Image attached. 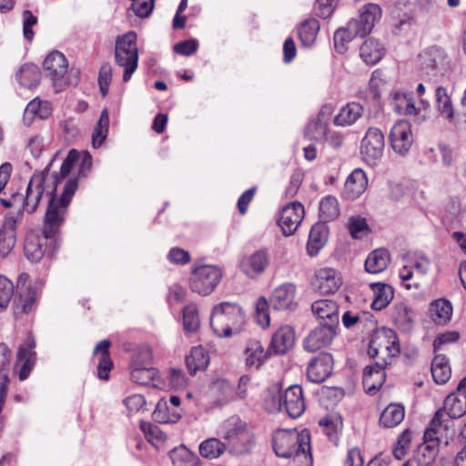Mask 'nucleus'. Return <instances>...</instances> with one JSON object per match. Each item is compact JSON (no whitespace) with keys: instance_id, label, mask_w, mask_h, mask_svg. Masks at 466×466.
<instances>
[{"instance_id":"1","label":"nucleus","mask_w":466,"mask_h":466,"mask_svg":"<svg viewBox=\"0 0 466 466\" xmlns=\"http://www.w3.org/2000/svg\"><path fill=\"white\" fill-rule=\"evenodd\" d=\"M55 186L50 191H47L49 201L42 227V234L46 238H49L50 246H53V251L57 248L60 228L65 222L67 206L78 187L76 177L69 179L64 187L62 196L57 198L56 187L58 185V179L56 176H55Z\"/></svg>"},{"instance_id":"2","label":"nucleus","mask_w":466,"mask_h":466,"mask_svg":"<svg viewBox=\"0 0 466 466\" xmlns=\"http://www.w3.org/2000/svg\"><path fill=\"white\" fill-rule=\"evenodd\" d=\"M310 438L308 432L279 430L273 437V449L277 456L298 460L306 466L312 463Z\"/></svg>"},{"instance_id":"3","label":"nucleus","mask_w":466,"mask_h":466,"mask_svg":"<svg viewBox=\"0 0 466 466\" xmlns=\"http://www.w3.org/2000/svg\"><path fill=\"white\" fill-rule=\"evenodd\" d=\"M244 314L241 308L235 303L221 302L217 305L210 317V327L218 337H230L241 330Z\"/></svg>"},{"instance_id":"4","label":"nucleus","mask_w":466,"mask_h":466,"mask_svg":"<svg viewBox=\"0 0 466 466\" xmlns=\"http://www.w3.org/2000/svg\"><path fill=\"white\" fill-rule=\"evenodd\" d=\"M464 414H466V395L457 392L450 393L444 400L443 407L435 412L427 437L431 439L434 433H439L441 430L447 431L451 427V420L460 419Z\"/></svg>"},{"instance_id":"5","label":"nucleus","mask_w":466,"mask_h":466,"mask_svg":"<svg viewBox=\"0 0 466 466\" xmlns=\"http://www.w3.org/2000/svg\"><path fill=\"white\" fill-rule=\"evenodd\" d=\"M399 353L398 336L393 329L383 327L373 333L369 347V355L371 358L382 361L383 358L387 360Z\"/></svg>"},{"instance_id":"6","label":"nucleus","mask_w":466,"mask_h":466,"mask_svg":"<svg viewBox=\"0 0 466 466\" xmlns=\"http://www.w3.org/2000/svg\"><path fill=\"white\" fill-rule=\"evenodd\" d=\"M53 162V160L51 161ZM50 163L43 171L35 172L32 176L26 188L25 196L21 194V200L19 205V214H23L25 210L29 214L34 213L45 192V182L49 173Z\"/></svg>"},{"instance_id":"7","label":"nucleus","mask_w":466,"mask_h":466,"mask_svg":"<svg viewBox=\"0 0 466 466\" xmlns=\"http://www.w3.org/2000/svg\"><path fill=\"white\" fill-rule=\"evenodd\" d=\"M221 276L220 270L214 266L202 265L194 268L190 279V289L199 295H208L218 286Z\"/></svg>"},{"instance_id":"8","label":"nucleus","mask_w":466,"mask_h":466,"mask_svg":"<svg viewBox=\"0 0 466 466\" xmlns=\"http://www.w3.org/2000/svg\"><path fill=\"white\" fill-rule=\"evenodd\" d=\"M380 15L381 10L378 5L368 4L360 10L357 18H353L348 23L349 28L356 37H364L371 32L375 22Z\"/></svg>"},{"instance_id":"9","label":"nucleus","mask_w":466,"mask_h":466,"mask_svg":"<svg viewBox=\"0 0 466 466\" xmlns=\"http://www.w3.org/2000/svg\"><path fill=\"white\" fill-rule=\"evenodd\" d=\"M277 400L275 410L284 409L291 418H299L305 410L303 391L299 385H292L283 393H279Z\"/></svg>"},{"instance_id":"10","label":"nucleus","mask_w":466,"mask_h":466,"mask_svg":"<svg viewBox=\"0 0 466 466\" xmlns=\"http://www.w3.org/2000/svg\"><path fill=\"white\" fill-rule=\"evenodd\" d=\"M384 135L377 127H370L361 141L360 153L367 163L374 165L384 150Z\"/></svg>"},{"instance_id":"11","label":"nucleus","mask_w":466,"mask_h":466,"mask_svg":"<svg viewBox=\"0 0 466 466\" xmlns=\"http://www.w3.org/2000/svg\"><path fill=\"white\" fill-rule=\"evenodd\" d=\"M304 215V207L299 202L295 201L285 206L278 219L283 235L286 237L293 235L300 225Z\"/></svg>"},{"instance_id":"12","label":"nucleus","mask_w":466,"mask_h":466,"mask_svg":"<svg viewBox=\"0 0 466 466\" xmlns=\"http://www.w3.org/2000/svg\"><path fill=\"white\" fill-rule=\"evenodd\" d=\"M390 142L392 149L400 156H405L410 149L413 137L410 126L407 121H398L390 133Z\"/></svg>"},{"instance_id":"13","label":"nucleus","mask_w":466,"mask_h":466,"mask_svg":"<svg viewBox=\"0 0 466 466\" xmlns=\"http://www.w3.org/2000/svg\"><path fill=\"white\" fill-rule=\"evenodd\" d=\"M337 334V329L319 324L312 329L303 342L305 350L315 352L329 346Z\"/></svg>"},{"instance_id":"14","label":"nucleus","mask_w":466,"mask_h":466,"mask_svg":"<svg viewBox=\"0 0 466 466\" xmlns=\"http://www.w3.org/2000/svg\"><path fill=\"white\" fill-rule=\"evenodd\" d=\"M332 369V355L328 352H321L309 363L307 376L310 381L320 383L330 376Z\"/></svg>"},{"instance_id":"15","label":"nucleus","mask_w":466,"mask_h":466,"mask_svg":"<svg viewBox=\"0 0 466 466\" xmlns=\"http://www.w3.org/2000/svg\"><path fill=\"white\" fill-rule=\"evenodd\" d=\"M56 250L53 251V246H50L49 238L30 234L26 237L24 252L28 260L31 262L40 261L46 253L52 257Z\"/></svg>"},{"instance_id":"16","label":"nucleus","mask_w":466,"mask_h":466,"mask_svg":"<svg viewBox=\"0 0 466 466\" xmlns=\"http://www.w3.org/2000/svg\"><path fill=\"white\" fill-rule=\"evenodd\" d=\"M311 310L319 324L338 328L339 323V306L331 299H319L311 305Z\"/></svg>"},{"instance_id":"17","label":"nucleus","mask_w":466,"mask_h":466,"mask_svg":"<svg viewBox=\"0 0 466 466\" xmlns=\"http://www.w3.org/2000/svg\"><path fill=\"white\" fill-rule=\"evenodd\" d=\"M227 448L236 454L248 451L252 445V435L246 426L239 425L228 431L225 436Z\"/></svg>"},{"instance_id":"18","label":"nucleus","mask_w":466,"mask_h":466,"mask_svg":"<svg viewBox=\"0 0 466 466\" xmlns=\"http://www.w3.org/2000/svg\"><path fill=\"white\" fill-rule=\"evenodd\" d=\"M339 274L331 268L319 269L316 274L314 287L322 295L333 294L341 286Z\"/></svg>"},{"instance_id":"19","label":"nucleus","mask_w":466,"mask_h":466,"mask_svg":"<svg viewBox=\"0 0 466 466\" xmlns=\"http://www.w3.org/2000/svg\"><path fill=\"white\" fill-rule=\"evenodd\" d=\"M388 360H376L374 365L367 366L363 370V385L370 394L379 390L385 380V368Z\"/></svg>"},{"instance_id":"20","label":"nucleus","mask_w":466,"mask_h":466,"mask_svg":"<svg viewBox=\"0 0 466 466\" xmlns=\"http://www.w3.org/2000/svg\"><path fill=\"white\" fill-rule=\"evenodd\" d=\"M296 287L293 284H284L274 289L270 297V303L277 310H293L295 302Z\"/></svg>"},{"instance_id":"21","label":"nucleus","mask_w":466,"mask_h":466,"mask_svg":"<svg viewBox=\"0 0 466 466\" xmlns=\"http://www.w3.org/2000/svg\"><path fill=\"white\" fill-rule=\"evenodd\" d=\"M35 339L29 338L28 341L18 350L16 365L20 367L18 373L20 380H25L33 370L35 359Z\"/></svg>"},{"instance_id":"22","label":"nucleus","mask_w":466,"mask_h":466,"mask_svg":"<svg viewBox=\"0 0 466 466\" xmlns=\"http://www.w3.org/2000/svg\"><path fill=\"white\" fill-rule=\"evenodd\" d=\"M368 187V178L365 172L356 168L348 177L343 190V197L354 200L362 195Z\"/></svg>"},{"instance_id":"23","label":"nucleus","mask_w":466,"mask_h":466,"mask_svg":"<svg viewBox=\"0 0 466 466\" xmlns=\"http://www.w3.org/2000/svg\"><path fill=\"white\" fill-rule=\"evenodd\" d=\"M429 428L424 432V443L417 450L415 460L419 466H430L438 455L439 437L434 433L431 438L427 437Z\"/></svg>"},{"instance_id":"24","label":"nucleus","mask_w":466,"mask_h":466,"mask_svg":"<svg viewBox=\"0 0 466 466\" xmlns=\"http://www.w3.org/2000/svg\"><path fill=\"white\" fill-rule=\"evenodd\" d=\"M67 68L66 58L59 51L51 52L44 60V69L54 82L62 79Z\"/></svg>"},{"instance_id":"25","label":"nucleus","mask_w":466,"mask_h":466,"mask_svg":"<svg viewBox=\"0 0 466 466\" xmlns=\"http://www.w3.org/2000/svg\"><path fill=\"white\" fill-rule=\"evenodd\" d=\"M269 259L266 251L258 250L246 257L241 262L242 271L250 278H255L265 271Z\"/></svg>"},{"instance_id":"26","label":"nucleus","mask_w":466,"mask_h":466,"mask_svg":"<svg viewBox=\"0 0 466 466\" xmlns=\"http://www.w3.org/2000/svg\"><path fill=\"white\" fill-rule=\"evenodd\" d=\"M16 218L7 217L0 228V257L5 258L14 248L16 240Z\"/></svg>"},{"instance_id":"27","label":"nucleus","mask_w":466,"mask_h":466,"mask_svg":"<svg viewBox=\"0 0 466 466\" xmlns=\"http://www.w3.org/2000/svg\"><path fill=\"white\" fill-rule=\"evenodd\" d=\"M295 342V332L289 327H281L272 336L269 350L276 354H285Z\"/></svg>"},{"instance_id":"28","label":"nucleus","mask_w":466,"mask_h":466,"mask_svg":"<svg viewBox=\"0 0 466 466\" xmlns=\"http://www.w3.org/2000/svg\"><path fill=\"white\" fill-rule=\"evenodd\" d=\"M245 354L246 365L249 368L254 367L258 370L270 356L271 351L269 350V348L267 350H264L261 342L258 339H252L247 342Z\"/></svg>"},{"instance_id":"29","label":"nucleus","mask_w":466,"mask_h":466,"mask_svg":"<svg viewBox=\"0 0 466 466\" xmlns=\"http://www.w3.org/2000/svg\"><path fill=\"white\" fill-rule=\"evenodd\" d=\"M115 58L116 63L125 68L123 80L127 82L137 67L138 50H133V53H130L121 47L116 48Z\"/></svg>"},{"instance_id":"30","label":"nucleus","mask_w":466,"mask_h":466,"mask_svg":"<svg viewBox=\"0 0 466 466\" xmlns=\"http://www.w3.org/2000/svg\"><path fill=\"white\" fill-rule=\"evenodd\" d=\"M370 288L374 293L371 309L374 310H382L390 303L394 297L392 287L383 283H372L370 284Z\"/></svg>"},{"instance_id":"31","label":"nucleus","mask_w":466,"mask_h":466,"mask_svg":"<svg viewBox=\"0 0 466 466\" xmlns=\"http://www.w3.org/2000/svg\"><path fill=\"white\" fill-rule=\"evenodd\" d=\"M384 55V48L375 39H367L360 48V56L367 65H375Z\"/></svg>"},{"instance_id":"32","label":"nucleus","mask_w":466,"mask_h":466,"mask_svg":"<svg viewBox=\"0 0 466 466\" xmlns=\"http://www.w3.org/2000/svg\"><path fill=\"white\" fill-rule=\"evenodd\" d=\"M390 263V254L384 248H379L372 251L365 261V269L367 272L376 274L382 272Z\"/></svg>"},{"instance_id":"33","label":"nucleus","mask_w":466,"mask_h":466,"mask_svg":"<svg viewBox=\"0 0 466 466\" xmlns=\"http://www.w3.org/2000/svg\"><path fill=\"white\" fill-rule=\"evenodd\" d=\"M431 375L437 384H444L450 380L451 369L445 355H435L431 362Z\"/></svg>"},{"instance_id":"34","label":"nucleus","mask_w":466,"mask_h":466,"mask_svg":"<svg viewBox=\"0 0 466 466\" xmlns=\"http://www.w3.org/2000/svg\"><path fill=\"white\" fill-rule=\"evenodd\" d=\"M404 416V407L400 404L391 403L380 414V423L385 428H393L403 420Z\"/></svg>"},{"instance_id":"35","label":"nucleus","mask_w":466,"mask_h":466,"mask_svg":"<svg viewBox=\"0 0 466 466\" xmlns=\"http://www.w3.org/2000/svg\"><path fill=\"white\" fill-rule=\"evenodd\" d=\"M327 240V231L323 224H316L312 227L307 244V251L310 257L316 256Z\"/></svg>"},{"instance_id":"36","label":"nucleus","mask_w":466,"mask_h":466,"mask_svg":"<svg viewBox=\"0 0 466 466\" xmlns=\"http://www.w3.org/2000/svg\"><path fill=\"white\" fill-rule=\"evenodd\" d=\"M186 366L190 375L194 376L198 370H204L208 364V356L201 347L193 348L190 354L185 359Z\"/></svg>"},{"instance_id":"37","label":"nucleus","mask_w":466,"mask_h":466,"mask_svg":"<svg viewBox=\"0 0 466 466\" xmlns=\"http://www.w3.org/2000/svg\"><path fill=\"white\" fill-rule=\"evenodd\" d=\"M430 315L435 323L445 324L451 319L452 315V307L451 302L444 299L433 301L430 307Z\"/></svg>"},{"instance_id":"38","label":"nucleus","mask_w":466,"mask_h":466,"mask_svg":"<svg viewBox=\"0 0 466 466\" xmlns=\"http://www.w3.org/2000/svg\"><path fill=\"white\" fill-rule=\"evenodd\" d=\"M395 324L404 332H410L413 328V311L405 304L400 303L396 305L393 314Z\"/></svg>"},{"instance_id":"39","label":"nucleus","mask_w":466,"mask_h":466,"mask_svg":"<svg viewBox=\"0 0 466 466\" xmlns=\"http://www.w3.org/2000/svg\"><path fill=\"white\" fill-rule=\"evenodd\" d=\"M16 77L21 86L26 88H32L39 84L41 72L37 66L34 64H25L20 68Z\"/></svg>"},{"instance_id":"40","label":"nucleus","mask_w":466,"mask_h":466,"mask_svg":"<svg viewBox=\"0 0 466 466\" xmlns=\"http://www.w3.org/2000/svg\"><path fill=\"white\" fill-rule=\"evenodd\" d=\"M319 31V21L309 18L303 21L298 27L299 37L304 46H310L316 40Z\"/></svg>"},{"instance_id":"41","label":"nucleus","mask_w":466,"mask_h":466,"mask_svg":"<svg viewBox=\"0 0 466 466\" xmlns=\"http://www.w3.org/2000/svg\"><path fill=\"white\" fill-rule=\"evenodd\" d=\"M109 129V113L107 108H104L100 117L96 122L92 133V146L94 148L101 147L108 135Z\"/></svg>"},{"instance_id":"42","label":"nucleus","mask_w":466,"mask_h":466,"mask_svg":"<svg viewBox=\"0 0 466 466\" xmlns=\"http://www.w3.org/2000/svg\"><path fill=\"white\" fill-rule=\"evenodd\" d=\"M363 108L359 103H349L334 118L337 126H347L355 123L362 115Z\"/></svg>"},{"instance_id":"43","label":"nucleus","mask_w":466,"mask_h":466,"mask_svg":"<svg viewBox=\"0 0 466 466\" xmlns=\"http://www.w3.org/2000/svg\"><path fill=\"white\" fill-rule=\"evenodd\" d=\"M169 457L175 466H195L198 461V457L185 445L174 448L169 452Z\"/></svg>"},{"instance_id":"44","label":"nucleus","mask_w":466,"mask_h":466,"mask_svg":"<svg viewBox=\"0 0 466 466\" xmlns=\"http://www.w3.org/2000/svg\"><path fill=\"white\" fill-rule=\"evenodd\" d=\"M339 215V202L333 196L323 198L319 203V218L326 223L336 219Z\"/></svg>"},{"instance_id":"45","label":"nucleus","mask_w":466,"mask_h":466,"mask_svg":"<svg viewBox=\"0 0 466 466\" xmlns=\"http://www.w3.org/2000/svg\"><path fill=\"white\" fill-rule=\"evenodd\" d=\"M36 303V291L30 289L24 292L15 293V305L16 313H30Z\"/></svg>"},{"instance_id":"46","label":"nucleus","mask_w":466,"mask_h":466,"mask_svg":"<svg viewBox=\"0 0 466 466\" xmlns=\"http://www.w3.org/2000/svg\"><path fill=\"white\" fill-rule=\"evenodd\" d=\"M227 449V444L216 438L204 441L199 445V453L202 457L212 460L219 457Z\"/></svg>"},{"instance_id":"47","label":"nucleus","mask_w":466,"mask_h":466,"mask_svg":"<svg viewBox=\"0 0 466 466\" xmlns=\"http://www.w3.org/2000/svg\"><path fill=\"white\" fill-rule=\"evenodd\" d=\"M183 326L186 333H196L200 328L198 309L195 304L187 305L183 309Z\"/></svg>"},{"instance_id":"48","label":"nucleus","mask_w":466,"mask_h":466,"mask_svg":"<svg viewBox=\"0 0 466 466\" xmlns=\"http://www.w3.org/2000/svg\"><path fill=\"white\" fill-rule=\"evenodd\" d=\"M436 104L438 111L441 115L447 119H452L454 116V111L451 97L448 96L447 90L439 86L435 91Z\"/></svg>"},{"instance_id":"49","label":"nucleus","mask_w":466,"mask_h":466,"mask_svg":"<svg viewBox=\"0 0 466 466\" xmlns=\"http://www.w3.org/2000/svg\"><path fill=\"white\" fill-rule=\"evenodd\" d=\"M138 365H140L138 363ZM157 370L152 367H132L131 380L140 385H149L157 377Z\"/></svg>"},{"instance_id":"50","label":"nucleus","mask_w":466,"mask_h":466,"mask_svg":"<svg viewBox=\"0 0 466 466\" xmlns=\"http://www.w3.org/2000/svg\"><path fill=\"white\" fill-rule=\"evenodd\" d=\"M354 37H356V35L351 33L348 25L347 27L339 28L333 37L336 50L339 53H344L347 49L346 44L350 42Z\"/></svg>"},{"instance_id":"51","label":"nucleus","mask_w":466,"mask_h":466,"mask_svg":"<svg viewBox=\"0 0 466 466\" xmlns=\"http://www.w3.org/2000/svg\"><path fill=\"white\" fill-rule=\"evenodd\" d=\"M13 295V283L7 278L0 276V310L8 307Z\"/></svg>"},{"instance_id":"52","label":"nucleus","mask_w":466,"mask_h":466,"mask_svg":"<svg viewBox=\"0 0 466 466\" xmlns=\"http://www.w3.org/2000/svg\"><path fill=\"white\" fill-rule=\"evenodd\" d=\"M305 136L309 140L320 141L326 136V125L319 119L309 122L305 128Z\"/></svg>"},{"instance_id":"53","label":"nucleus","mask_w":466,"mask_h":466,"mask_svg":"<svg viewBox=\"0 0 466 466\" xmlns=\"http://www.w3.org/2000/svg\"><path fill=\"white\" fill-rule=\"evenodd\" d=\"M255 319L257 323L263 329L269 326V313L268 301L264 297H260L256 304Z\"/></svg>"},{"instance_id":"54","label":"nucleus","mask_w":466,"mask_h":466,"mask_svg":"<svg viewBox=\"0 0 466 466\" xmlns=\"http://www.w3.org/2000/svg\"><path fill=\"white\" fill-rule=\"evenodd\" d=\"M79 158V153L76 149H71L66 157V158L64 160L59 174L55 173L53 175L54 182L53 184H56V176L58 179V183L61 181V179L65 178L71 171L73 165L76 163V161ZM55 185H53L54 187Z\"/></svg>"},{"instance_id":"55","label":"nucleus","mask_w":466,"mask_h":466,"mask_svg":"<svg viewBox=\"0 0 466 466\" xmlns=\"http://www.w3.org/2000/svg\"><path fill=\"white\" fill-rule=\"evenodd\" d=\"M153 418L158 423H169L176 422L179 416L176 414L170 416L167 402L159 401L153 412Z\"/></svg>"},{"instance_id":"56","label":"nucleus","mask_w":466,"mask_h":466,"mask_svg":"<svg viewBox=\"0 0 466 466\" xmlns=\"http://www.w3.org/2000/svg\"><path fill=\"white\" fill-rule=\"evenodd\" d=\"M348 228L352 238H359L360 233L368 230V224L366 219L363 218L351 217L349 219Z\"/></svg>"},{"instance_id":"57","label":"nucleus","mask_w":466,"mask_h":466,"mask_svg":"<svg viewBox=\"0 0 466 466\" xmlns=\"http://www.w3.org/2000/svg\"><path fill=\"white\" fill-rule=\"evenodd\" d=\"M140 428L146 436L150 438L148 440L149 441H151L153 439L164 441L167 439V434L162 431L158 426L150 422L141 421Z\"/></svg>"},{"instance_id":"58","label":"nucleus","mask_w":466,"mask_h":466,"mask_svg":"<svg viewBox=\"0 0 466 466\" xmlns=\"http://www.w3.org/2000/svg\"><path fill=\"white\" fill-rule=\"evenodd\" d=\"M339 0H316L315 13L321 18L329 17Z\"/></svg>"},{"instance_id":"59","label":"nucleus","mask_w":466,"mask_h":466,"mask_svg":"<svg viewBox=\"0 0 466 466\" xmlns=\"http://www.w3.org/2000/svg\"><path fill=\"white\" fill-rule=\"evenodd\" d=\"M151 360V349L149 347H141L134 357L132 367H138V363L140 364L139 366L142 367H150Z\"/></svg>"},{"instance_id":"60","label":"nucleus","mask_w":466,"mask_h":466,"mask_svg":"<svg viewBox=\"0 0 466 466\" xmlns=\"http://www.w3.org/2000/svg\"><path fill=\"white\" fill-rule=\"evenodd\" d=\"M137 35L134 32H129L123 36H118L116 43V48H124L125 51L133 53V50H138L136 46Z\"/></svg>"},{"instance_id":"61","label":"nucleus","mask_w":466,"mask_h":466,"mask_svg":"<svg viewBox=\"0 0 466 466\" xmlns=\"http://www.w3.org/2000/svg\"><path fill=\"white\" fill-rule=\"evenodd\" d=\"M113 366L112 360L110 359V354L101 353L99 357V361L97 365V375L101 380H107L108 373L111 370Z\"/></svg>"},{"instance_id":"62","label":"nucleus","mask_w":466,"mask_h":466,"mask_svg":"<svg viewBox=\"0 0 466 466\" xmlns=\"http://www.w3.org/2000/svg\"><path fill=\"white\" fill-rule=\"evenodd\" d=\"M174 51L183 56H190L198 49V41L195 39L185 40L174 46Z\"/></svg>"},{"instance_id":"63","label":"nucleus","mask_w":466,"mask_h":466,"mask_svg":"<svg viewBox=\"0 0 466 466\" xmlns=\"http://www.w3.org/2000/svg\"><path fill=\"white\" fill-rule=\"evenodd\" d=\"M168 258L175 264H187L190 261V255L180 248H173L168 253Z\"/></svg>"},{"instance_id":"64","label":"nucleus","mask_w":466,"mask_h":466,"mask_svg":"<svg viewBox=\"0 0 466 466\" xmlns=\"http://www.w3.org/2000/svg\"><path fill=\"white\" fill-rule=\"evenodd\" d=\"M459 338H460L459 333L455 332V331L447 332V333L439 335L434 339V342H433L434 352L437 353L441 350V347L444 344L457 341L459 339Z\"/></svg>"}]
</instances>
